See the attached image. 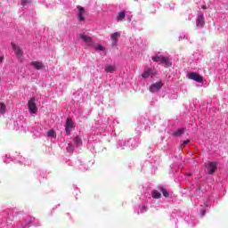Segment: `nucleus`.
<instances>
[{
  "label": "nucleus",
  "instance_id": "obj_20",
  "mask_svg": "<svg viewBox=\"0 0 228 228\" xmlns=\"http://www.w3.org/2000/svg\"><path fill=\"white\" fill-rule=\"evenodd\" d=\"M47 136L49 138H56V132L54 130H49L47 132Z\"/></svg>",
  "mask_w": 228,
  "mask_h": 228
},
{
  "label": "nucleus",
  "instance_id": "obj_4",
  "mask_svg": "<svg viewBox=\"0 0 228 228\" xmlns=\"http://www.w3.org/2000/svg\"><path fill=\"white\" fill-rule=\"evenodd\" d=\"M187 77L192 81H196L197 83H202V81H204V78L196 72L189 73Z\"/></svg>",
  "mask_w": 228,
  "mask_h": 228
},
{
  "label": "nucleus",
  "instance_id": "obj_13",
  "mask_svg": "<svg viewBox=\"0 0 228 228\" xmlns=\"http://www.w3.org/2000/svg\"><path fill=\"white\" fill-rule=\"evenodd\" d=\"M77 8H78V13H77L78 20H85V18L83 17V15H85V8L81 6H77Z\"/></svg>",
  "mask_w": 228,
  "mask_h": 228
},
{
  "label": "nucleus",
  "instance_id": "obj_27",
  "mask_svg": "<svg viewBox=\"0 0 228 228\" xmlns=\"http://www.w3.org/2000/svg\"><path fill=\"white\" fill-rule=\"evenodd\" d=\"M206 215V210H202V216Z\"/></svg>",
  "mask_w": 228,
  "mask_h": 228
},
{
  "label": "nucleus",
  "instance_id": "obj_6",
  "mask_svg": "<svg viewBox=\"0 0 228 228\" xmlns=\"http://www.w3.org/2000/svg\"><path fill=\"white\" fill-rule=\"evenodd\" d=\"M35 98H31L28 102V111L29 113H37L38 109L37 108V104L35 103Z\"/></svg>",
  "mask_w": 228,
  "mask_h": 228
},
{
  "label": "nucleus",
  "instance_id": "obj_11",
  "mask_svg": "<svg viewBox=\"0 0 228 228\" xmlns=\"http://www.w3.org/2000/svg\"><path fill=\"white\" fill-rule=\"evenodd\" d=\"M118 38H120V32H115L110 35V40L112 42V45H117V42H118Z\"/></svg>",
  "mask_w": 228,
  "mask_h": 228
},
{
  "label": "nucleus",
  "instance_id": "obj_9",
  "mask_svg": "<svg viewBox=\"0 0 228 228\" xmlns=\"http://www.w3.org/2000/svg\"><path fill=\"white\" fill-rule=\"evenodd\" d=\"M156 74V71H154V69H146L142 74V77H143V79H147V77H154V75Z\"/></svg>",
  "mask_w": 228,
  "mask_h": 228
},
{
  "label": "nucleus",
  "instance_id": "obj_18",
  "mask_svg": "<svg viewBox=\"0 0 228 228\" xmlns=\"http://www.w3.org/2000/svg\"><path fill=\"white\" fill-rule=\"evenodd\" d=\"M174 136H181V134H184V128H180L174 132Z\"/></svg>",
  "mask_w": 228,
  "mask_h": 228
},
{
  "label": "nucleus",
  "instance_id": "obj_17",
  "mask_svg": "<svg viewBox=\"0 0 228 228\" xmlns=\"http://www.w3.org/2000/svg\"><path fill=\"white\" fill-rule=\"evenodd\" d=\"M115 70H117V69L115 68V66L112 65H108L105 68V72L112 73L115 72Z\"/></svg>",
  "mask_w": 228,
  "mask_h": 228
},
{
  "label": "nucleus",
  "instance_id": "obj_26",
  "mask_svg": "<svg viewBox=\"0 0 228 228\" xmlns=\"http://www.w3.org/2000/svg\"><path fill=\"white\" fill-rule=\"evenodd\" d=\"M3 60H4V57L1 56L0 57V63H1V61H3Z\"/></svg>",
  "mask_w": 228,
  "mask_h": 228
},
{
  "label": "nucleus",
  "instance_id": "obj_21",
  "mask_svg": "<svg viewBox=\"0 0 228 228\" xmlns=\"http://www.w3.org/2000/svg\"><path fill=\"white\" fill-rule=\"evenodd\" d=\"M74 142L75 143H77V145H81V137L79 136L75 137Z\"/></svg>",
  "mask_w": 228,
  "mask_h": 228
},
{
  "label": "nucleus",
  "instance_id": "obj_25",
  "mask_svg": "<svg viewBox=\"0 0 228 228\" xmlns=\"http://www.w3.org/2000/svg\"><path fill=\"white\" fill-rule=\"evenodd\" d=\"M201 8H202V10H208V6H206V5H202Z\"/></svg>",
  "mask_w": 228,
  "mask_h": 228
},
{
  "label": "nucleus",
  "instance_id": "obj_19",
  "mask_svg": "<svg viewBox=\"0 0 228 228\" xmlns=\"http://www.w3.org/2000/svg\"><path fill=\"white\" fill-rule=\"evenodd\" d=\"M0 113L4 115L6 113V105L4 103H0Z\"/></svg>",
  "mask_w": 228,
  "mask_h": 228
},
{
  "label": "nucleus",
  "instance_id": "obj_24",
  "mask_svg": "<svg viewBox=\"0 0 228 228\" xmlns=\"http://www.w3.org/2000/svg\"><path fill=\"white\" fill-rule=\"evenodd\" d=\"M96 49L98 50V51H104V47L102 46V45H98V46H96Z\"/></svg>",
  "mask_w": 228,
  "mask_h": 228
},
{
  "label": "nucleus",
  "instance_id": "obj_14",
  "mask_svg": "<svg viewBox=\"0 0 228 228\" xmlns=\"http://www.w3.org/2000/svg\"><path fill=\"white\" fill-rule=\"evenodd\" d=\"M116 18H117V20H118V21L124 20V19H126V12H118L117 14Z\"/></svg>",
  "mask_w": 228,
  "mask_h": 228
},
{
  "label": "nucleus",
  "instance_id": "obj_3",
  "mask_svg": "<svg viewBox=\"0 0 228 228\" xmlns=\"http://www.w3.org/2000/svg\"><path fill=\"white\" fill-rule=\"evenodd\" d=\"M72 127H74V122L72 121V118H67L66 123H65V132L67 136H70Z\"/></svg>",
  "mask_w": 228,
  "mask_h": 228
},
{
  "label": "nucleus",
  "instance_id": "obj_12",
  "mask_svg": "<svg viewBox=\"0 0 228 228\" xmlns=\"http://www.w3.org/2000/svg\"><path fill=\"white\" fill-rule=\"evenodd\" d=\"M36 70H42L44 69V63L40 61H34L30 64Z\"/></svg>",
  "mask_w": 228,
  "mask_h": 228
},
{
  "label": "nucleus",
  "instance_id": "obj_28",
  "mask_svg": "<svg viewBox=\"0 0 228 228\" xmlns=\"http://www.w3.org/2000/svg\"><path fill=\"white\" fill-rule=\"evenodd\" d=\"M0 81H1V77H0Z\"/></svg>",
  "mask_w": 228,
  "mask_h": 228
},
{
  "label": "nucleus",
  "instance_id": "obj_16",
  "mask_svg": "<svg viewBox=\"0 0 228 228\" xmlns=\"http://www.w3.org/2000/svg\"><path fill=\"white\" fill-rule=\"evenodd\" d=\"M159 191L162 192L164 197H168V195H170V191H167V189H165V187L159 186Z\"/></svg>",
  "mask_w": 228,
  "mask_h": 228
},
{
  "label": "nucleus",
  "instance_id": "obj_1",
  "mask_svg": "<svg viewBox=\"0 0 228 228\" xmlns=\"http://www.w3.org/2000/svg\"><path fill=\"white\" fill-rule=\"evenodd\" d=\"M151 60L155 62L163 63L165 67H172V61L169 57H165L163 55H155L151 57Z\"/></svg>",
  "mask_w": 228,
  "mask_h": 228
},
{
  "label": "nucleus",
  "instance_id": "obj_8",
  "mask_svg": "<svg viewBox=\"0 0 228 228\" xmlns=\"http://www.w3.org/2000/svg\"><path fill=\"white\" fill-rule=\"evenodd\" d=\"M80 38L81 40H83V42H85V44H86V45H94V40L92 39L91 37H88L85 34H80Z\"/></svg>",
  "mask_w": 228,
  "mask_h": 228
},
{
  "label": "nucleus",
  "instance_id": "obj_22",
  "mask_svg": "<svg viewBox=\"0 0 228 228\" xmlns=\"http://www.w3.org/2000/svg\"><path fill=\"white\" fill-rule=\"evenodd\" d=\"M31 0H21V5L26 6V4H29Z\"/></svg>",
  "mask_w": 228,
  "mask_h": 228
},
{
  "label": "nucleus",
  "instance_id": "obj_23",
  "mask_svg": "<svg viewBox=\"0 0 228 228\" xmlns=\"http://www.w3.org/2000/svg\"><path fill=\"white\" fill-rule=\"evenodd\" d=\"M189 142H190V140L183 141V142L182 143V147L183 148L186 147L187 143H189Z\"/></svg>",
  "mask_w": 228,
  "mask_h": 228
},
{
  "label": "nucleus",
  "instance_id": "obj_10",
  "mask_svg": "<svg viewBox=\"0 0 228 228\" xmlns=\"http://www.w3.org/2000/svg\"><path fill=\"white\" fill-rule=\"evenodd\" d=\"M196 24H197L198 28L204 27V14L202 12H200L198 14V18L196 20Z\"/></svg>",
  "mask_w": 228,
  "mask_h": 228
},
{
  "label": "nucleus",
  "instance_id": "obj_2",
  "mask_svg": "<svg viewBox=\"0 0 228 228\" xmlns=\"http://www.w3.org/2000/svg\"><path fill=\"white\" fill-rule=\"evenodd\" d=\"M205 166L207 168V172L209 175H215V172H216V168H218V163L216 162L208 161L205 163Z\"/></svg>",
  "mask_w": 228,
  "mask_h": 228
},
{
  "label": "nucleus",
  "instance_id": "obj_7",
  "mask_svg": "<svg viewBox=\"0 0 228 228\" xmlns=\"http://www.w3.org/2000/svg\"><path fill=\"white\" fill-rule=\"evenodd\" d=\"M164 84L162 82L154 83L150 86V92H151V94H154L156 92H159V90H161Z\"/></svg>",
  "mask_w": 228,
  "mask_h": 228
},
{
  "label": "nucleus",
  "instance_id": "obj_5",
  "mask_svg": "<svg viewBox=\"0 0 228 228\" xmlns=\"http://www.w3.org/2000/svg\"><path fill=\"white\" fill-rule=\"evenodd\" d=\"M11 47H12L17 58H22L24 56V52L20 49V46L15 45V43H11Z\"/></svg>",
  "mask_w": 228,
  "mask_h": 228
},
{
  "label": "nucleus",
  "instance_id": "obj_15",
  "mask_svg": "<svg viewBox=\"0 0 228 228\" xmlns=\"http://www.w3.org/2000/svg\"><path fill=\"white\" fill-rule=\"evenodd\" d=\"M151 197L153 199H161V193L159 191H156V190H153L151 191Z\"/></svg>",
  "mask_w": 228,
  "mask_h": 228
}]
</instances>
